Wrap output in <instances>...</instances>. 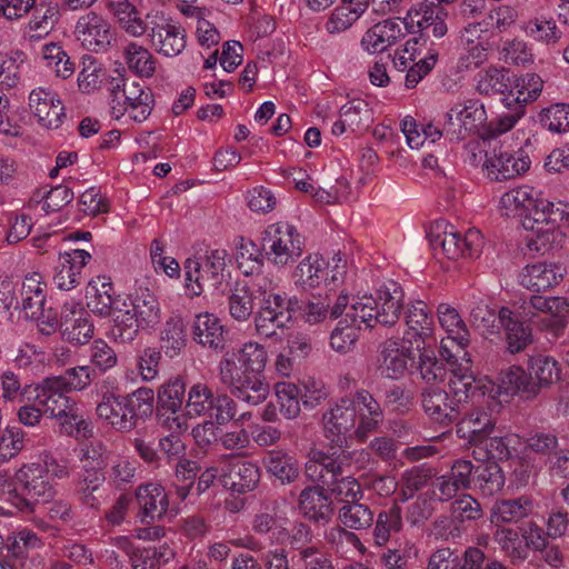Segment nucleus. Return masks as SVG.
<instances>
[{
    "label": "nucleus",
    "mask_w": 569,
    "mask_h": 569,
    "mask_svg": "<svg viewBox=\"0 0 569 569\" xmlns=\"http://www.w3.org/2000/svg\"><path fill=\"white\" fill-rule=\"evenodd\" d=\"M89 359L91 367L96 372H107L118 363V356L113 348L103 339L99 338L92 341L89 347Z\"/></svg>",
    "instance_id": "62"
},
{
    "label": "nucleus",
    "mask_w": 569,
    "mask_h": 569,
    "mask_svg": "<svg viewBox=\"0 0 569 569\" xmlns=\"http://www.w3.org/2000/svg\"><path fill=\"white\" fill-rule=\"evenodd\" d=\"M161 348L169 358L177 357L186 347V328L179 317L169 318L160 335Z\"/></svg>",
    "instance_id": "52"
},
{
    "label": "nucleus",
    "mask_w": 569,
    "mask_h": 569,
    "mask_svg": "<svg viewBox=\"0 0 569 569\" xmlns=\"http://www.w3.org/2000/svg\"><path fill=\"white\" fill-rule=\"evenodd\" d=\"M531 501L520 497L512 500H500L495 503L491 511V521L496 525L516 522L529 515Z\"/></svg>",
    "instance_id": "53"
},
{
    "label": "nucleus",
    "mask_w": 569,
    "mask_h": 569,
    "mask_svg": "<svg viewBox=\"0 0 569 569\" xmlns=\"http://www.w3.org/2000/svg\"><path fill=\"white\" fill-rule=\"evenodd\" d=\"M403 295L396 283L383 284L375 293L353 298L330 337L331 348L339 353L349 352L359 338L360 325L373 328L377 325L391 326L402 310Z\"/></svg>",
    "instance_id": "1"
},
{
    "label": "nucleus",
    "mask_w": 569,
    "mask_h": 569,
    "mask_svg": "<svg viewBox=\"0 0 569 569\" xmlns=\"http://www.w3.org/2000/svg\"><path fill=\"white\" fill-rule=\"evenodd\" d=\"M553 202L539 197L535 188L529 186H520L506 191L499 200V210L502 216L517 217L523 216L522 227L526 231L528 219L536 217V213L543 212L547 214Z\"/></svg>",
    "instance_id": "16"
},
{
    "label": "nucleus",
    "mask_w": 569,
    "mask_h": 569,
    "mask_svg": "<svg viewBox=\"0 0 569 569\" xmlns=\"http://www.w3.org/2000/svg\"><path fill=\"white\" fill-rule=\"evenodd\" d=\"M402 527V518L400 508L395 505L389 510L382 511L378 515L376 526L373 529L375 542L378 546L386 545L391 532H397Z\"/></svg>",
    "instance_id": "61"
},
{
    "label": "nucleus",
    "mask_w": 569,
    "mask_h": 569,
    "mask_svg": "<svg viewBox=\"0 0 569 569\" xmlns=\"http://www.w3.org/2000/svg\"><path fill=\"white\" fill-rule=\"evenodd\" d=\"M214 398L208 385L202 382L192 385L188 391L186 415L189 418L212 417Z\"/></svg>",
    "instance_id": "47"
},
{
    "label": "nucleus",
    "mask_w": 569,
    "mask_h": 569,
    "mask_svg": "<svg viewBox=\"0 0 569 569\" xmlns=\"http://www.w3.org/2000/svg\"><path fill=\"white\" fill-rule=\"evenodd\" d=\"M29 108L38 123L47 129L59 128L66 118L60 98L49 88L33 89L29 94Z\"/></svg>",
    "instance_id": "21"
},
{
    "label": "nucleus",
    "mask_w": 569,
    "mask_h": 569,
    "mask_svg": "<svg viewBox=\"0 0 569 569\" xmlns=\"http://www.w3.org/2000/svg\"><path fill=\"white\" fill-rule=\"evenodd\" d=\"M192 335L193 340L204 348L217 350L223 347V327L212 313L202 312L194 317Z\"/></svg>",
    "instance_id": "41"
},
{
    "label": "nucleus",
    "mask_w": 569,
    "mask_h": 569,
    "mask_svg": "<svg viewBox=\"0 0 569 569\" xmlns=\"http://www.w3.org/2000/svg\"><path fill=\"white\" fill-rule=\"evenodd\" d=\"M254 300L249 284L238 283L229 296L230 316L240 322L249 320L253 313Z\"/></svg>",
    "instance_id": "58"
},
{
    "label": "nucleus",
    "mask_w": 569,
    "mask_h": 569,
    "mask_svg": "<svg viewBox=\"0 0 569 569\" xmlns=\"http://www.w3.org/2000/svg\"><path fill=\"white\" fill-rule=\"evenodd\" d=\"M141 522L161 519L168 510L169 499L164 488L159 483L149 482L136 489Z\"/></svg>",
    "instance_id": "32"
},
{
    "label": "nucleus",
    "mask_w": 569,
    "mask_h": 569,
    "mask_svg": "<svg viewBox=\"0 0 569 569\" xmlns=\"http://www.w3.org/2000/svg\"><path fill=\"white\" fill-rule=\"evenodd\" d=\"M416 349L408 343L388 339L380 346L379 371L381 376L389 379L402 377L407 370L408 361L412 358V350Z\"/></svg>",
    "instance_id": "27"
},
{
    "label": "nucleus",
    "mask_w": 569,
    "mask_h": 569,
    "mask_svg": "<svg viewBox=\"0 0 569 569\" xmlns=\"http://www.w3.org/2000/svg\"><path fill=\"white\" fill-rule=\"evenodd\" d=\"M128 70L139 78L149 79L156 74L158 61L153 53L137 41H128L121 50Z\"/></svg>",
    "instance_id": "36"
},
{
    "label": "nucleus",
    "mask_w": 569,
    "mask_h": 569,
    "mask_svg": "<svg viewBox=\"0 0 569 569\" xmlns=\"http://www.w3.org/2000/svg\"><path fill=\"white\" fill-rule=\"evenodd\" d=\"M543 80L537 73H525L517 77L510 87L508 94L503 98L506 106L509 108L512 103H517V108L525 109V106L539 98L542 92Z\"/></svg>",
    "instance_id": "42"
},
{
    "label": "nucleus",
    "mask_w": 569,
    "mask_h": 569,
    "mask_svg": "<svg viewBox=\"0 0 569 569\" xmlns=\"http://www.w3.org/2000/svg\"><path fill=\"white\" fill-rule=\"evenodd\" d=\"M421 405L430 419L443 426L449 425L458 413L447 392L437 388L423 390Z\"/></svg>",
    "instance_id": "40"
},
{
    "label": "nucleus",
    "mask_w": 569,
    "mask_h": 569,
    "mask_svg": "<svg viewBox=\"0 0 569 569\" xmlns=\"http://www.w3.org/2000/svg\"><path fill=\"white\" fill-rule=\"evenodd\" d=\"M123 297L112 296V284L104 278L90 281L87 288V306L91 312L101 318H111L114 325L116 307Z\"/></svg>",
    "instance_id": "35"
},
{
    "label": "nucleus",
    "mask_w": 569,
    "mask_h": 569,
    "mask_svg": "<svg viewBox=\"0 0 569 569\" xmlns=\"http://www.w3.org/2000/svg\"><path fill=\"white\" fill-rule=\"evenodd\" d=\"M383 421L380 403L367 390L340 398L323 412V436L332 448H343L355 437L363 442Z\"/></svg>",
    "instance_id": "2"
},
{
    "label": "nucleus",
    "mask_w": 569,
    "mask_h": 569,
    "mask_svg": "<svg viewBox=\"0 0 569 569\" xmlns=\"http://www.w3.org/2000/svg\"><path fill=\"white\" fill-rule=\"evenodd\" d=\"M107 78V70L102 63L91 56L82 59V68L78 74V87L84 93L99 90Z\"/></svg>",
    "instance_id": "55"
},
{
    "label": "nucleus",
    "mask_w": 569,
    "mask_h": 569,
    "mask_svg": "<svg viewBox=\"0 0 569 569\" xmlns=\"http://www.w3.org/2000/svg\"><path fill=\"white\" fill-rule=\"evenodd\" d=\"M59 20V9L56 4L36 8L29 20L24 34L30 41H38L47 37Z\"/></svg>",
    "instance_id": "46"
},
{
    "label": "nucleus",
    "mask_w": 569,
    "mask_h": 569,
    "mask_svg": "<svg viewBox=\"0 0 569 569\" xmlns=\"http://www.w3.org/2000/svg\"><path fill=\"white\" fill-rule=\"evenodd\" d=\"M521 29L527 37L547 47L557 46L562 38V31L552 17L538 16L531 18L523 23Z\"/></svg>",
    "instance_id": "45"
},
{
    "label": "nucleus",
    "mask_w": 569,
    "mask_h": 569,
    "mask_svg": "<svg viewBox=\"0 0 569 569\" xmlns=\"http://www.w3.org/2000/svg\"><path fill=\"white\" fill-rule=\"evenodd\" d=\"M14 483L0 479V498L23 512H32L37 505L51 501L56 495L48 476V468L41 463L23 465L14 473Z\"/></svg>",
    "instance_id": "5"
},
{
    "label": "nucleus",
    "mask_w": 569,
    "mask_h": 569,
    "mask_svg": "<svg viewBox=\"0 0 569 569\" xmlns=\"http://www.w3.org/2000/svg\"><path fill=\"white\" fill-rule=\"evenodd\" d=\"M96 411L99 419L118 431H129L136 426V413L123 397L104 395Z\"/></svg>",
    "instance_id": "28"
},
{
    "label": "nucleus",
    "mask_w": 569,
    "mask_h": 569,
    "mask_svg": "<svg viewBox=\"0 0 569 569\" xmlns=\"http://www.w3.org/2000/svg\"><path fill=\"white\" fill-rule=\"evenodd\" d=\"M447 19L448 11L442 7L419 3L407 11L403 23L411 32L422 31L427 36L440 39L448 33Z\"/></svg>",
    "instance_id": "19"
},
{
    "label": "nucleus",
    "mask_w": 569,
    "mask_h": 569,
    "mask_svg": "<svg viewBox=\"0 0 569 569\" xmlns=\"http://www.w3.org/2000/svg\"><path fill=\"white\" fill-rule=\"evenodd\" d=\"M487 119L482 102L476 99L455 104L447 113L443 131L450 140L466 138L476 131Z\"/></svg>",
    "instance_id": "17"
},
{
    "label": "nucleus",
    "mask_w": 569,
    "mask_h": 569,
    "mask_svg": "<svg viewBox=\"0 0 569 569\" xmlns=\"http://www.w3.org/2000/svg\"><path fill=\"white\" fill-rule=\"evenodd\" d=\"M498 322L505 329L510 353L521 352L532 342L531 329L519 321L509 308H500Z\"/></svg>",
    "instance_id": "39"
},
{
    "label": "nucleus",
    "mask_w": 569,
    "mask_h": 569,
    "mask_svg": "<svg viewBox=\"0 0 569 569\" xmlns=\"http://www.w3.org/2000/svg\"><path fill=\"white\" fill-rule=\"evenodd\" d=\"M338 520L348 529L363 530L372 525L373 513L369 507L357 501L342 506L338 511Z\"/></svg>",
    "instance_id": "56"
},
{
    "label": "nucleus",
    "mask_w": 569,
    "mask_h": 569,
    "mask_svg": "<svg viewBox=\"0 0 569 569\" xmlns=\"http://www.w3.org/2000/svg\"><path fill=\"white\" fill-rule=\"evenodd\" d=\"M264 466L282 483H290L299 476L298 461L282 450H272L264 458Z\"/></svg>",
    "instance_id": "51"
},
{
    "label": "nucleus",
    "mask_w": 569,
    "mask_h": 569,
    "mask_svg": "<svg viewBox=\"0 0 569 569\" xmlns=\"http://www.w3.org/2000/svg\"><path fill=\"white\" fill-rule=\"evenodd\" d=\"M224 468L221 482L224 488L234 492L252 490L259 481L258 467L246 460L232 459L221 461Z\"/></svg>",
    "instance_id": "31"
},
{
    "label": "nucleus",
    "mask_w": 569,
    "mask_h": 569,
    "mask_svg": "<svg viewBox=\"0 0 569 569\" xmlns=\"http://www.w3.org/2000/svg\"><path fill=\"white\" fill-rule=\"evenodd\" d=\"M268 363L264 346L248 341L227 351L218 363V377L231 395L251 406L262 403L269 395V385L263 377Z\"/></svg>",
    "instance_id": "3"
},
{
    "label": "nucleus",
    "mask_w": 569,
    "mask_h": 569,
    "mask_svg": "<svg viewBox=\"0 0 569 569\" xmlns=\"http://www.w3.org/2000/svg\"><path fill=\"white\" fill-rule=\"evenodd\" d=\"M403 32L401 22L396 19H386L369 28L361 38V48L370 53H381L395 46Z\"/></svg>",
    "instance_id": "30"
},
{
    "label": "nucleus",
    "mask_w": 569,
    "mask_h": 569,
    "mask_svg": "<svg viewBox=\"0 0 569 569\" xmlns=\"http://www.w3.org/2000/svg\"><path fill=\"white\" fill-rule=\"evenodd\" d=\"M74 34L83 48L94 52L106 51L112 39L109 21L93 11L78 19Z\"/></svg>",
    "instance_id": "20"
},
{
    "label": "nucleus",
    "mask_w": 569,
    "mask_h": 569,
    "mask_svg": "<svg viewBox=\"0 0 569 569\" xmlns=\"http://www.w3.org/2000/svg\"><path fill=\"white\" fill-rule=\"evenodd\" d=\"M538 120L542 128L552 133L569 132V103L558 102L543 108Z\"/></svg>",
    "instance_id": "59"
},
{
    "label": "nucleus",
    "mask_w": 569,
    "mask_h": 569,
    "mask_svg": "<svg viewBox=\"0 0 569 569\" xmlns=\"http://www.w3.org/2000/svg\"><path fill=\"white\" fill-rule=\"evenodd\" d=\"M428 239L435 252L443 253L452 260L465 256L476 258L483 247V238L479 230L470 229L462 238L456 227L446 220L431 223Z\"/></svg>",
    "instance_id": "10"
},
{
    "label": "nucleus",
    "mask_w": 569,
    "mask_h": 569,
    "mask_svg": "<svg viewBox=\"0 0 569 569\" xmlns=\"http://www.w3.org/2000/svg\"><path fill=\"white\" fill-rule=\"evenodd\" d=\"M62 337L74 345H84L93 336L94 327L89 320L82 305L77 301H68L61 310L60 321Z\"/></svg>",
    "instance_id": "24"
},
{
    "label": "nucleus",
    "mask_w": 569,
    "mask_h": 569,
    "mask_svg": "<svg viewBox=\"0 0 569 569\" xmlns=\"http://www.w3.org/2000/svg\"><path fill=\"white\" fill-rule=\"evenodd\" d=\"M42 60L48 69L59 78L67 79L74 72V63L57 43H46L41 49Z\"/></svg>",
    "instance_id": "57"
},
{
    "label": "nucleus",
    "mask_w": 569,
    "mask_h": 569,
    "mask_svg": "<svg viewBox=\"0 0 569 569\" xmlns=\"http://www.w3.org/2000/svg\"><path fill=\"white\" fill-rule=\"evenodd\" d=\"M340 114L351 132L365 128L371 119V112L366 101L353 100L343 104Z\"/></svg>",
    "instance_id": "64"
},
{
    "label": "nucleus",
    "mask_w": 569,
    "mask_h": 569,
    "mask_svg": "<svg viewBox=\"0 0 569 569\" xmlns=\"http://www.w3.org/2000/svg\"><path fill=\"white\" fill-rule=\"evenodd\" d=\"M109 107L112 118H127L142 123L151 114L154 99L149 87L138 81H117L109 88Z\"/></svg>",
    "instance_id": "6"
},
{
    "label": "nucleus",
    "mask_w": 569,
    "mask_h": 569,
    "mask_svg": "<svg viewBox=\"0 0 569 569\" xmlns=\"http://www.w3.org/2000/svg\"><path fill=\"white\" fill-rule=\"evenodd\" d=\"M497 386L500 395H537L536 383L528 378L527 372L519 366H510L502 369L497 378Z\"/></svg>",
    "instance_id": "43"
},
{
    "label": "nucleus",
    "mask_w": 569,
    "mask_h": 569,
    "mask_svg": "<svg viewBox=\"0 0 569 569\" xmlns=\"http://www.w3.org/2000/svg\"><path fill=\"white\" fill-rule=\"evenodd\" d=\"M298 507L306 518L315 522H329L333 515L330 498L319 487L303 489L299 495Z\"/></svg>",
    "instance_id": "37"
},
{
    "label": "nucleus",
    "mask_w": 569,
    "mask_h": 569,
    "mask_svg": "<svg viewBox=\"0 0 569 569\" xmlns=\"http://www.w3.org/2000/svg\"><path fill=\"white\" fill-rule=\"evenodd\" d=\"M336 452L328 453L322 449L312 448L308 452V459L305 466L306 476L323 485L336 479L342 473V455L335 457Z\"/></svg>",
    "instance_id": "33"
},
{
    "label": "nucleus",
    "mask_w": 569,
    "mask_h": 569,
    "mask_svg": "<svg viewBox=\"0 0 569 569\" xmlns=\"http://www.w3.org/2000/svg\"><path fill=\"white\" fill-rule=\"evenodd\" d=\"M527 303L537 312L548 315L551 327L558 329L567 325L569 319V298L531 296Z\"/></svg>",
    "instance_id": "44"
},
{
    "label": "nucleus",
    "mask_w": 569,
    "mask_h": 569,
    "mask_svg": "<svg viewBox=\"0 0 569 569\" xmlns=\"http://www.w3.org/2000/svg\"><path fill=\"white\" fill-rule=\"evenodd\" d=\"M150 30L148 41L150 47L160 56L167 58L178 57L187 46L186 30L180 22L171 18L163 10L148 12Z\"/></svg>",
    "instance_id": "12"
},
{
    "label": "nucleus",
    "mask_w": 569,
    "mask_h": 569,
    "mask_svg": "<svg viewBox=\"0 0 569 569\" xmlns=\"http://www.w3.org/2000/svg\"><path fill=\"white\" fill-rule=\"evenodd\" d=\"M417 362L420 378L427 385H437L445 381L448 370L443 361L439 360L431 345L421 346Z\"/></svg>",
    "instance_id": "48"
},
{
    "label": "nucleus",
    "mask_w": 569,
    "mask_h": 569,
    "mask_svg": "<svg viewBox=\"0 0 569 569\" xmlns=\"http://www.w3.org/2000/svg\"><path fill=\"white\" fill-rule=\"evenodd\" d=\"M369 0H342L333 9L325 23V29L330 34L345 32L365 13Z\"/></svg>",
    "instance_id": "38"
},
{
    "label": "nucleus",
    "mask_w": 569,
    "mask_h": 569,
    "mask_svg": "<svg viewBox=\"0 0 569 569\" xmlns=\"http://www.w3.org/2000/svg\"><path fill=\"white\" fill-rule=\"evenodd\" d=\"M116 307L114 325L111 337L116 342L130 343L140 330H154L162 319L161 307L157 297L148 289L136 290L123 297Z\"/></svg>",
    "instance_id": "4"
},
{
    "label": "nucleus",
    "mask_w": 569,
    "mask_h": 569,
    "mask_svg": "<svg viewBox=\"0 0 569 569\" xmlns=\"http://www.w3.org/2000/svg\"><path fill=\"white\" fill-rule=\"evenodd\" d=\"M531 159L520 143L505 138L486 153L482 170L492 181H507L527 173Z\"/></svg>",
    "instance_id": "9"
},
{
    "label": "nucleus",
    "mask_w": 569,
    "mask_h": 569,
    "mask_svg": "<svg viewBox=\"0 0 569 569\" xmlns=\"http://www.w3.org/2000/svg\"><path fill=\"white\" fill-rule=\"evenodd\" d=\"M567 269L555 261H542L526 266L519 274V283L533 292L557 287L565 278Z\"/></svg>",
    "instance_id": "23"
},
{
    "label": "nucleus",
    "mask_w": 569,
    "mask_h": 569,
    "mask_svg": "<svg viewBox=\"0 0 569 569\" xmlns=\"http://www.w3.org/2000/svg\"><path fill=\"white\" fill-rule=\"evenodd\" d=\"M331 266L319 253H309L292 271L291 278L295 286L301 290H311L322 284H337L342 281L346 273V264L340 256L332 258Z\"/></svg>",
    "instance_id": "11"
},
{
    "label": "nucleus",
    "mask_w": 569,
    "mask_h": 569,
    "mask_svg": "<svg viewBox=\"0 0 569 569\" xmlns=\"http://www.w3.org/2000/svg\"><path fill=\"white\" fill-rule=\"evenodd\" d=\"M528 378L536 383L537 391L540 387H547L560 378L558 362L549 356L538 355L528 360Z\"/></svg>",
    "instance_id": "49"
},
{
    "label": "nucleus",
    "mask_w": 569,
    "mask_h": 569,
    "mask_svg": "<svg viewBox=\"0 0 569 569\" xmlns=\"http://www.w3.org/2000/svg\"><path fill=\"white\" fill-rule=\"evenodd\" d=\"M276 397L281 415L287 419H295L300 413V393L297 385L281 381L274 385Z\"/></svg>",
    "instance_id": "60"
},
{
    "label": "nucleus",
    "mask_w": 569,
    "mask_h": 569,
    "mask_svg": "<svg viewBox=\"0 0 569 569\" xmlns=\"http://www.w3.org/2000/svg\"><path fill=\"white\" fill-rule=\"evenodd\" d=\"M64 380L61 377H50L44 379L36 388V401L42 407L43 413L50 418L69 409L76 401L68 397Z\"/></svg>",
    "instance_id": "26"
},
{
    "label": "nucleus",
    "mask_w": 569,
    "mask_h": 569,
    "mask_svg": "<svg viewBox=\"0 0 569 569\" xmlns=\"http://www.w3.org/2000/svg\"><path fill=\"white\" fill-rule=\"evenodd\" d=\"M406 326L407 330L403 333V342L420 350L421 346L430 345L429 341L435 339L433 336V320L430 316L427 305L421 301H415L408 306L406 310Z\"/></svg>",
    "instance_id": "22"
},
{
    "label": "nucleus",
    "mask_w": 569,
    "mask_h": 569,
    "mask_svg": "<svg viewBox=\"0 0 569 569\" xmlns=\"http://www.w3.org/2000/svg\"><path fill=\"white\" fill-rule=\"evenodd\" d=\"M107 9L121 31L131 38L148 36L150 19L129 0H108Z\"/></svg>",
    "instance_id": "25"
},
{
    "label": "nucleus",
    "mask_w": 569,
    "mask_h": 569,
    "mask_svg": "<svg viewBox=\"0 0 569 569\" xmlns=\"http://www.w3.org/2000/svg\"><path fill=\"white\" fill-rule=\"evenodd\" d=\"M91 254L82 249L63 252L59 256V263L53 276V282L60 290L76 288L82 279V270L90 261Z\"/></svg>",
    "instance_id": "29"
},
{
    "label": "nucleus",
    "mask_w": 569,
    "mask_h": 569,
    "mask_svg": "<svg viewBox=\"0 0 569 569\" xmlns=\"http://www.w3.org/2000/svg\"><path fill=\"white\" fill-rule=\"evenodd\" d=\"M496 419L488 410L476 409L457 425V435L470 445L479 447L495 430Z\"/></svg>",
    "instance_id": "34"
},
{
    "label": "nucleus",
    "mask_w": 569,
    "mask_h": 569,
    "mask_svg": "<svg viewBox=\"0 0 569 569\" xmlns=\"http://www.w3.org/2000/svg\"><path fill=\"white\" fill-rule=\"evenodd\" d=\"M475 481L485 496H493L503 488L505 475L496 461L488 460L475 469Z\"/></svg>",
    "instance_id": "54"
},
{
    "label": "nucleus",
    "mask_w": 569,
    "mask_h": 569,
    "mask_svg": "<svg viewBox=\"0 0 569 569\" xmlns=\"http://www.w3.org/2000/svg\"><path fill=\"white\" fill-rule=\"evenodd\" d=\"M27 56L22 51H16L6 58L0 64V84L16 87L26 70Z\"/></svg>",
    "instance_id": "63"
},
{
    "label": "nucleus",
    "mask_w": 569,
    "mask_h": 569,
    "mask_svg": "<svg viewBox=\"0 0 569 569\" xmlns=\"http://www.w3.org/2000/svg\"><path fill=\"white\" fill-rule=\"evenodd\" d=\"M261 246L272 266L279 269L287 268L301 257L305 237L295 224L277 221L264 228Z\"/></svg>",
    "instance_id": "7"
},
{
    "label": "nucleus",
    "mask_w": 569,
    "mask_h": 569,
    "mask_svg": "<svg viewBox=\"0 0 569 569\" xmlns=\"http://www.w3.org/2000/svg\"><path fill=\"white\" fill-rule=\"evenodd\" d=\"M499 59L507 64L529 68L535 64L532 46L520 38L506 40L499 49Z\"/></svg>",
    "instance_id": "50"
},
{
    "label": "nucleus",
    "mask_w": 569,
    "mask_h": 569,
    "mask_svg": "<svg viewBox=\"0 0 569 569\" xmlns=\"http://www.w3.org/2000/svg\"><path fill=\"white\" fill-rule=\"evenodd\" d=\"M47 283L42 274L31 272L27 274L21 287V307L24 316L44 326L49 330H54L58 325L57 312L52 308H47Z\"/></svg>",
    "instance_id": "15"
},
{
    "label": "nucleus",
    "mask_w": 569,
    "mask_h": 569,
    "mask_svg": "<svg viewBox=\"0 0 569 569\" xmlns=\"http://www.w3.org/2000/svg\"><path fill=\"white\" fill-rule=\"evenodd\" d=\"M446 362L450 366L447 395L459 411L461 407L483 396L487 386L482 378L475 376L469 352Z\"/></svg>",
    "instance_id": "13"
},
{
    "label": "nucleus",
    "mask_w": 569,
    "mask_h": 569,
    "mask_svg": "<svg viewBox=\"0 0 569 569\" xmlns=\"http://www.w3.org/2000/svg\"><path fill=\"white\" fill-rule=\"evenodd\" d=\"M227 251L214 249L202 258H188L184 261V287L191 297H199L207 290L218 289L224 281Z\"/></svg>",
    "instance_id": "8"
},
{
    "label": "nucleus",
    "mask_w": 569,
    "mask_h": 569,
    "mask_svg": "<svg viewBox=\"0 0 569 569\" xmlns=\"http://www.w3.org/2000/svg\"><path fill=\"white\" fill-rule=\"evenodd\" d=\"M254 316V328L258 336L272 338L291 320L290 301L287 296H276L272 300L258 302Z\"/></svg>",
    "instance_id": "18"
},
{
    "label": "nucleus",
    "mask_w": 569,
    "mask_h": 569,
    "mask_svg": "<svg viewBox=\"0 0 569 569\" xmlns=\"http://www.w3.org/2000/svg\"><path fill=\"white\" fill-rule=\"evenodd\" d=\"M437 318L446 337L440 340L439 352L445 361H452L467 351L470 332L459 311L451 305L441 302L437 307Z\"/></svg>",
    "instance_id": "14"
}]
</instances>
